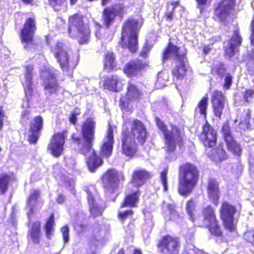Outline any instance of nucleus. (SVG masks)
Here are the masks:
<instances>
[{"label":"nucleus","mask_w":254,"mask_h":254,"mask_svg":"<svg viewBox=\"0 0 254 254\" xmlns=\"http://www.w3.org/2000/svg\"><path fill=\"white\" fill-rule=\"evenodd\" d=\"M64 200H65L64 196L61 194H59L57 198V202L58 203H62L63 202H64Z\"/></svg>","instance_id":"338daca9"},{"label":"nucleus","mask_w":254,"mask_h":254,"mask_svg":"<svg viewBox=\"0 0 254 254\" xmlns=\"http://www.w3.org/2000/svg\"><path fill=\"white\" fill-rule=\"evenodd\" d=\"M52 50L64 71L68 72L72 70L69 64L68 55L62 43H57L55 47L52 48Z\"/></svg>","instance_id":"ddd939ff"},{"label":"nucleus","mask_w":254,"mask_h":254,"mask_svg":"<svg viewBox=\"0 0 254 254\" xmlns=\"http://www.w3.org/2000/svg\"><path fill=\"white\" fill-rule=\"evenodd\" d=\"M96 123L91 119H87L81 126V134L82 137L72 136V139L76 143L80 152L84 155L91 154L88 161L87 165L91 172L96 170L103 164L102 159L97 156L92 148L93 141L95 139V129Z\"/></svg>","instance_id":"f257e3e1"},{"label":"nucleus","mask_w":254,"mask_h":254,"mask_svg":"<svg viewBox=\"0 0 254 254\" xmlns=\"http://www.w3.org/2000/svg\"><path fill=\"white\" fill-rule=\"evenodd\" d=\"M149 51L150 48L146 46L144 47L140 53V56L143 58H146L148 57V53L149 52Z\"/></svg>","instance_id":"680f3d73"},{"label":"nucleus","mask_w":254,"mask_h":254,"mask_svg":"<svg viewBox=\"0 0 254 254\" xmlns=\"http://www.w3.org/2000/svg\"><path fill=\"white\" fill-rule=\"evenodd\" d=\"M245 116L243 119H242L240 124L244 123L247 127H248V126L250 125V121L251 119V111L249 109H247V110L244 111Z\"/></svg>","instance_id":"de8ad7c7"},{"label":"nucleus","mask_w":254,"mask_h":254,"mask_svg":"<svg viewBox=\"0 0 254 254\" xmlns=\"http://www.w3.org/2000/svg\"><path fill=\"white\" fill-rule=\"evenodd\" d=\"M186 254H208L197 249H190Z\"/></svg>","instance_id":"052dcab7"},{"label":"nucleus","mask_w":254,"mask_h":254,"mask_svg":"<svg viewBox=\"0 0 254 254\" xmlns=\"http://www.w3.org/2000/svg\"><path fill=\"white\" fill-rule=\"evenodd\" d=\"M247 67L250 74L254 75V50L251 53L247 63Z\"/></svg>","instance_id":"37998d69"},{"label":"nucleus","mask_w":254,"mask_h":254,"mask_svg":"<svg viewBox=\"0 0 254 254\" xmlns=\"http://www.w3.org/2000/svg\"><path fill=\"white\" fill-rule=\"evenodd\" d=\"M254 95V90L253 89H247L243 94V97L245 101L247 102L250 101Z\"/></svg>","instance_id":"864d4df0"},{"label":"nucleus","mask_w":254,"mask_h":254,"mask_svg":"<svg viewBox=\"0 0 254 254\" xmlns=\"http://www.w3.org/2000/svg\"><path fill=\"white\" fill-rule=\"evenodd\" d=\"M213 111L215 116L220 118L222 114L225 104H212Z\"/></svg>","instance_id":"ea45409f"},{"label":"nucleus","mask_w":254,"mask_h":254,"mask_svg":"<svg viewBox=\"0 0 254 254\" xmlns=\"http://www.w3.org/2000/svg\"><path fill=\"white\" fill-rule=\"evenodd\" d=\"M128 134L143 144L146 141L147 132L143 124L138 120H135L131 124L130 132L128 131Z\"/></svg>","instance_id":"4468645a"},{"label":"nucleus","mask_w":254,"mask_h":254,"mask_svg":"<svg viewBox=\"0 0 254 254\" xmlns=\"http://www.w3.org/2000/svg\"><path fill=\"white\" fill-rule=\"evenodd\" d=\"M169 58H172L176 61V67L173 70V74L178 79L183 77L186 72L185 53L179 50V49L172 44L163 53V61L164 62Z\"/></svg>","instance_id":"7ed1b4c3"},{"label":"nucleus","mask_w":254,"mask_h":254,"mask_svg":"<svg viewBox=\"0 0 254 254\" xmlns=\"http://www.w3.org/2000/svg\"><path fill=\"white\" fill-rule=\"evenodd\" d=\"M80 114V109L78 108H75L69 117L70 122L73 124H75L76 122L77 116H78Z\"/></svg>","instance_id":"3c124183"},{"label":"nucleus","mask_w":254,"mask_h":254,"mask_svg":"<svg viewBox=\"0 0 254 254\" xmlns=\"http://www.w3.org/2000/svg\"><path fill=\"white\" fill-rule=\"evenodd\" d=\"M69 228L67 226H64L61 228V232L64 243H67L69 241Z\"/></svg>","instance_id":"09e8293b"},{"label":"nucleus","mask_w":254,"mask_h":254,"mask_svg":"<svg viewBox=\"0 0 254 254\" xmlns=\"http://www.w3.org/2000/svg\"><path fill=\"white\" fill-rule=\"evenodd\" d=\"M128 133V129H125L124 126L122 133V150L123 153L127 156H132L137 150L136 141L135 140V138L129 136Z\"/></svg>","instance_id":"2eb2a0df"},{"label":"nucleus","mask_w":254,"mask_h":254,"mask_svg":"<svg viewBox=\"0 0 254 254\" xmlns=\"http://www.w3.org/2000/svg\"><path fill=\"white\" fill-rule=\"evenodd\" d=\"M167 173L168 170L165 168L160 174V180L163 186L164 191L168 190Z\"/></svg>","instance_id":"c03bdc74"},{"label":"nucleus","mask_w":254,"mask_h":254,"mask_svg":"<svg viewBox=\"0 0 254 254\" xmlns=\"http://www.w3.org/2000/svg\"><path fill=\"white\" fill-rule=\"evenodd\" d=\"M51 5H52L54 8L57 10L58 6L61 5L64 1V0H49Z\"/></svg>","instance_id":"5fc2aeb1"},{"label":"nucleus","mask_w":254,"mask_h":254,"mask_svg":"<svg viewBox=\"0 0 254 254\" xmlns=\"http://www.w3.org/2000/svg\"><path fill=\"white\" fill-rule=\"evenodd\" d=\"M123 4H119L106 7L103 12L102 21L103 24L109 28L113 24L117 16H122L124 12Z\"/></svg>","instance_id":"9d476101"},{"label":"nucleus","mask_w":254,"mask_h":254,"mask_svg":"<svg viewBox=\"0 0 254 254\" xmlns=\"http://www.w3.org/2000/svg\"><path fill=\"white\" fill-rule=\"evenodd\" d=\"M74 228L78 233H81L86 229V226L82 224H77L74 226Z\"/></svg>","instance_id":"0e129e2a"},{"label":"nucleus","mask_w":254,"mask_h":254,"mask_svg":"<svg viewBox=\"0 0 254 254\" xmlns=\"http://www.w3.org/2000/svg\"><path fill=\"white\" fill-rule=\"evenodd\" d=\"M150 177L151 174L145 170H141L135 171L132 176V183L138 187L143 185Z\"/></svg>","instance_id":"cd10ccee"},{"label":"nucleus","mask_w":254,"mask_h":254,"mask_svg":"<svg viewBox=\"0 0 254 254\" xmlns=\"http://www.w3.org/2000/svg\"><path fill=\"white\" fill-rule=\"evenodd\" d=\"M158 247L165 254H178L180 242L177 238L166 236L160 241Z\"/></svg>","instance_id":"f8f14e48"},{"label":"nucleus","mask_w":254,"mask_h":254,"mask_svg":"<svg viewBox=\"0 0 254 254\" xmlns=\"http://www.w3.org/2000/svg\"><path fill=\"white\" fill-rule=\"evenodd\" d=\"M195 208V204L194 201L192 200H189L187 204L186 209L189 215L190 219L193 221L194 220V217H193V212Z\"/></svg>","instance_id":"a19ab883"},{"label":"nucleus","mask_w":254,"mask_h":254,"mask_svg":"<svg viewBox=\"0 0 254 254\" xmlns=\"http://www.w3.org/2000/svg\"><path fill=\"white\" fill-rule=\"evenodd\" d=\"M138 193L137 191L133 193L132 194L127 195L125 201L122 204L121 207L125 206L134 207L138 200Z\"/></svg>","instance_id":"c9c22d12"},{"label":"nucleus","mask_w":254,"mask_h":254,"mask_svg":"<svg viewBox=\"0 0 254 254\" xmlns=\"http://www.w3.org/2000/svg\"><path fill=\"white\" fill-rule=\"evenodd\" d=\"M66 133V131H64L58 132L53 136L48 149L54 156L58 157L62 155Z\"/></svg>","instance_id":"9b49d317"},{"label":"nucleus","mask_w":254,"mask_h":254,"mask_svg":"<svg viewBox=\"0 0 254 254\" xmlns=\"http://www.w3.org/2000/svg\"><path fill=\"white\" fill-rule=\"evenodd\" d=\"M12 180H15L13 175L3 174L0 176V194L5 193L8 190V184Z\"/></svg>","instance_id":"2f4dec72"},{"label":"nucleus","mask_w":254,"mask_h":254,"mask_svg":"<svg viewBox=\"0 0 254 254\" xmlns=\"http://www.w3.org/2000/svg\"><path fill=\"white\" fill-rule=\"evenodd\" d=\"M145 65V64L140 60L131 61L126 65L124 72L128 76L137 75Z\"/></svg>","instance_id":"b1692460"},{"label":"nucleus","mask_w":254,"mask_h":254,"mask_svg":"<svg viewBox=\"0 0 254 254\" xmlns=\"http://www.w3.org/2000/svg\"><path fill=\"white\" fill-rule=\"evenodd\" d=\"M252 34L251 35V42L252 45L254 46V19L252 21L251 23Z\"/></svg>","instance_id":"e2e57ef3"},{"label":"nucleus","mask_w":254,"mask_h":254,"mask_svg":"<svg viewBox=\"0 0 254 254\" xmlns=\"http://www.w3.org/2000/svg\"><path fill=\"white\" fill-rule=\"evenodd\" d=\"M211 102L212 104H225V97L221 91L215 90L212 93Z\"/></svg>","instance_id":"4c0bfd02"},{"label":"nucleus","mask_w":254,"mask_h":254,"mask_svg":"<svg viewBox=\"0 0 254 254\" xmlns=\"http://www.w3.org/2000/svg\"><path fill=\"white\" fill-rule=\"evenodd\" d=\"M208 193L212 202L217 205L219 195L218 184L215 180L212 179L209 180L208 185Z\"/></svg>","instance_id":"bb28decb"},{"label":"nucleus","mask_w":254,"mask_h":254,"mask_svg":"<svg viewBox=\"0 0 254 254\" xmlns=\"http://www.w3.org/2000/svg\"><path fill=\"white\" fill-rule=\"evenodd\" d=\"M208 97H204L199 102L197 108L199 110V112L201 115L206 116V109L207 108Z\"/></svg>","instance_id":"58836bf2"},{"label":"nucleus","mask_w":254,"mask_h":254,"mask_svg":"<svg viewBox=\"0 0 254 254\" xmlns=\"http://www.w3.org/2000/svg\"><path fill=\"white\" fill-rule=\"evenodd\" d=\"M167 208L170 212L171 219L173 221H178L180 216L178 213L175 210L174 206L171 204H168Z\"/></svg>","instance_id":"a18cd8bd"},{"label":"nucleus","mask_w":254,"mask_h":254,"mask_svg":"<svg viewBox=\"0 0 254 254\" xmlns=\"http://www.w3.org/2000/svg\"><path fill=\"white\" fill-rule=\"evenodd\" d=\"M41 222L36 221L33 223L31 229L28 232V238L34 244H39L40 243Z\"/></svg>","instance_id":"393cba45"},{"label":"nucleus","mask_w":254,"mask_h":254,"mask_svg":"<svg viewBox=\"0 0 254 254\" xmlns=\"http://www.w3.org/2000/svg\"><path fill=\"white\" fill-rule=\"evenodd\" d=\"M198 179V171L193 164L189 163L180 168L178 190L179 193L187 196L191 193L196 186Z\"/></svg>","instance_id":"f03ea898"},{"label":"nucleus","mask_w":254,"mask_h":254,"mask_svg":"<svg viewBox=\"0 0 254 254\" xmlns=\"http://www.w3.org/2000/svg\"><path fill=\"white\" fill-rule=\"evenodd\" d=\"M132 214L133 211L131 210H127L124 212H120L119 214V217L123 220H124L127 216H131Z\"/></svg>","instance_id":"6e6d98bb"},{"label":"nucleus","mask_w":254,"mask_h":254,"mask_svg":"<svg viewBox=\"0 0 254 254\" xmlns=\"http://www.w3.org/2000/svg\"><path fill=\"white\" fill-rule=\"evenodd\" d=\"M40 195V192L36 190H33L31 191L26 202V208L28 209L27 212V215L30 218L34 212V205L36 204L37 199Z\"/></svg>","instance_id":"c85d7f7f"},{"label":"nucleus","mask_w":254,"mask_h":254,"mask_svg":"<svg viewBox=\"0 0 254 254\" xmlns=\"http://www.w3.org/2000/svg\"><path fill=\"white\" fill-rule=\"evenodd\" d=\"M234 4V0H222L215 10V19L223 23L229 21Z\"/></svg>","instance_id":"6e6552de"},{"label":"nucleus","mask_w":254,"mask_h":254,"mask_svg":"<svg viewBox=\"0 0 254 254\" xmlns=\"http://www.w3.org/2000/svg\"><path fill=\"white\" fill-rule=\"evenodd\" d=\"M55 75V74L51 71V69H46L41 72V76L44 80L46 94H51L56 93L58 90V86Z\"/></svg>","instance_id":"dca6fc26"},{"label":"nucleus","mask_w":254,"mask_h":254,"mask_svg":"<svg viewBox=\"0 0 254 254\" xmlns=\"http://www.w3.org/2000/svg\"><path fill=\"white\" fill-rule=\"evenodd\" d=\"M200 140L205 146L212 147L216 144V131L207 123L203 127V130L200 135Z\"/></svg>","instance_id":"a211bd4d"},{"label":"nucleus","mask_w":254,"mask_h":254,"mask_svg":"<svg viewBox=\"0 0 254 254\" xmlns=\"http://www.w3.org/2000/svg\"><path fill=\"white\" fill-rule=\"evenodd\" d=\"M204 223L208 226L216 222V216L214 210L210 207L207 206L202 211Z\"/></svg>","instance_id":"7c9ffc66"},{"label":"nucleus","mask_w":254,"mask_h":254,"mask_svg":"<svg viewBox=\"0 0 254 254\" xmlns=\"http://www.w3.org/2000/svg\"><path fill=\"white\" fill-rule=\"evenodd\" d=\"M236 212L235 207L229 203L224 202L220 209L221 217L226 229L232 232L235 226L234 224V214Z\"/></svg>","instance_id":"1a4fd4ad"},{"label":"nucleus","mask_w":254,"mask_h":254,"mask_svg":"<svg viewBox=\"0 0 254 254\" xmlns=\"http://www.w3.org/2000/svg\"><path fill=\"white\" fill-rule=\"evenodd\" d=\"M114 142L113 128L109 125L107 135L103 140V144L101 147V154L102 156L108 157L112 152Z\"/></svg>","instance_id":"4be33fe9"},{"label":"nucleus","mask_w":254,"mask_h":254,"mask_svg":"<svg viewBox=\"0 0 254 254\" xmlns=\"http://www.w3.org/2000/svg\"><path fill=\"white\" fill-rule=\"evenodd\" d=\"M225 142L229 151L238 156L241 154V149L240 147L233 139L232 137H228Z\"/></svg>","instance_id":"473e14b6"},{"label":"nucleus","mask_w":254,"mask_h":254,"mask_svg":"<svg viewBox=\"0 0 254 254\" xmlns=\"http://www.w3.org/2000/svg\"><path fill=\"white\" fill-rule=\"evenodd\" d=\"M87 198L89 205V210L91 215L94 217L101 215L103 211L104 208L99 206L94 202V198L90 192L87 191Z\"/></svg>","instance_id":"c756f323"},{"label":"nucleus","mask_w":254,"mask_h":254,"mask_svg":"<svg viewBox=\"0 0 254 254\" xmlns=\"http://www.w3.org/2000/svg\"><path fill=\"white\" fill-rule=\"evenodd\" d=\"M158 128L164 134L167 145V151L173 152L176 148V144L181 145L182 138L180 129L175 125H171L169 128L159 118L155 119Z\"/></svg>","instance_id":"20e7f679"},{"label":"nucleus","mask_w":254,"mask_h":254,"mask_svg":"<svg viewBox=\"0 0 254 254\" xmlns=\"http://www.w3.org/2000/svg\"><path fill=\"white\" fill-rule=\"evenodd\" d=\"M55 225L54 215L52 214L44 227L46 232V236L48 239L51 240L54 233L53 227Z\"/></svg>","instance_id":"f704fd0d"},{"label":"nucleus","mask_w":254,"mask_h":254,"mask_svg":"<svg viewBox=\"0 0 254 254\" xmlns=\"http://www.w3.org/2000/svg\"><path fill=\"white\" fill-rule=\"evenodd\" d=\"M68 33L70 36L75 37L77 34L83 37V40H80L79 43L83 44L87 42L90 30L86 25L83 22L82 17L78 14H74L69 18Z\"/></svg>","instance_id":"423d86ee"},{"label":"nucleus","mask_w":254,"mask_h":254,"mask_svg":"<svg viewBox=\"0 0 254 254\" xmlns=\"http://www.w3.org/2000/svg\"><path fill=\"white\" fill-rule=\"evenodd\" d=\"M36 30V27L34 19L28 18L21 31L22 42L25 43H31Z\"/></svg>","instance_id":"aec40b11"},{"label":"nucleus","mask_w":254,"mask_h":254,"mask_svg":"<svg viewBox=\"0 0 254 254\" xmlns=\"http://www.w3.org/2000/svg\"><path fill=\"white\" fill-rule=\"evenodd\" d=\"M186 254H208L197 249H190Z\"/></svg>","instance_id":"bf43d9fd"},{"label":"nucleus","mask_w":254,"mask_h":254,"mask_svg":"<svg viewBox=\"0 0 254 254\" xmlns=\"http://www.w3.org/2000/svg\"><path fill=\"white\" fill-rule=\"evenodd\" d=\"M211 234L216 236L221 235V231L218 227L217 221L207 226Z\"/></svg>","instance_id":"79ce46f5"},{"label":"nucleus","mask_w":254,"mask_h":254,"mask_svg":"<svg viewBox=\"0 0 254 254\" xmlns=\"http://www.w3.org/2000/svg\"><path fill=\"white\" fill-rule=\"evenodd\" d=\"M43 126V118L41 116H37L31 121L30 130L31 132L29 136V141L31 143H35L39 138L40 132Z\"/></svg>","instance_id":"412c9836"},{"label":"nucleus","mask_w":254,"mask_h":254,"mask_svg":"<svg viewBox=\"0 0 254 254\" xmlns=\"http://www.w3.org/2000/svg\"><path fill=\"white\" fill-rule=\"evenodd\" d=\"M222 131L225 140H226L228 137H232L231 134L230 127L228 124L226 123L223 125Z\"/></svg>","instance_id":"8fccbe9b"},{"label":"nucleus","mask_w":254,"mask_h":254,"mask_svg":"<svg viewBox=\"0 0 254 254\" xmlns=\"http://www.w3.org/2000/svg\"><path fill=\"white\" fill-rule=\"evenodd\" d=\"M105 88L113 91L118 92L122 88V84L117 75H111L104 78L103 80Z\"/></svg>","instance_id":"a878e982"},{"label":"nucleus","mask_w":254,"mask_h":254,"mask_svg":"<svg viewBox=\"0 0 254 254\" xmlns=\"http://www.w3.org/2000/svg\"><path fill=\"white\" fill-rule=\"evenodd\" d=\"M115 65V57L113 53H108L105 57L104 68L109 71Z\"/></svg>","instance_id":"e433bc0d"},{"label":"nucleus","mask_w":254,"mask_h":254,"mask_svg":"<svg viewBox=\"0 0 254 254\" xmlns=\"http://www.w3.org/2000/svg\"><path fill=\"white\" fill-rule=\"evenodd\" d=\"M33 67L32 65L26 66L25 67V81L23 83L25 96L27 102H29L33 93Z\"/></svg>","instance_id":"5701e85b"},{"label":"nucleus","mask_w":254,"mask_h":254,"mask_svg":"<svg viewBox=\"0 0 254 254\" xmlns=\"http://www.w3.org/2000/svg\"><path fill=\"white\" fill-rule=\"evenodd\" d=\"M103 186L106 194L110 199H114V196L118 189L119 174L117 171L113 169L108 170L102 177Z\"/></svg>","instance_id":"0eeeda50"},{"label":"nucleus","mask_w":254,"mask_h":254,"mask_svg":"<svg viewBox=\"0 0 254 254\" xmlns=\"http://www.w3.org/2000/svg\"><path fill=\"white\" fill-rule=\"evenodd\" d=\"M138 31V21L134 19L128 20L123 28L122 44L123 45V43L124 42L131 52H135L137 48Z\"/></svg>","instance_id":"39448f33"},{"label":"nucleus","mask_w":254,"mask_h":254,"mask_svg":"<svg viewBox=\"0 0 254 254\" xmlns=\"http://www.w3.org/2000/svg\"><path fill=\"white\" fill-rule=\"evenodd\" d=\"M4 117V115L3 111L0 110V130L3 127Z\"/></svg>","instance_id":"69168bd1"},{"label":"nucleus","mask_w":254,"mask_h":254,"mask_svg":"<svg viewBox=\"0 0 254 254\" xmlns=\"http://www.w3.org/2000/svg\"><path fill=\"white\" fill-rule=\"evenodd\" d=\"M142 92L132 83L129 82L127 88L126 97H122L120 99V106L122 108H125L128 104V101L136 100L140 98Z\"/></svg>","instance_id":"6ab92c4d"},{"label":"nucleus","mask_w":254,"mask_h":254,"mask_svg":"<svg viewBox=\"0 0 254 254\" xmlns=\"http://www.w3.org/2000/svg\"><path fill=\"white\" fill-rule=\"evenodd\" d=\"M173 11H168L166 13V16L168 20H171L173 18Z\"/></svg>","instance_id":"774afa93"},{"label":"nucleus","mask_w":254,"mask_h":254,"mask_svg":"<svg viewBox=\"0 0 254 254\" xmlns=\"http://www.w3.org/2000/svg\"><path fill=\"white\" fill-rule=\"evenodd\" d=\"M244 239L254 246V230L247 231L244 234Z\"/></svg>","instance_id":"49530a36"},{"label":"nucleus","mask_w":254,"mask_h":254,"mask_svg":"<svg viewBox=\"0 0 254 254\" xmlns=\"http://www.w3.org/2000/svg\"><path fill=\"white\" fill-rule=\"evenodd\" d=\"M12 208V212L11 213V217L9 219V221L10 222L12 226L15 227L17 225L16 216V213L14 211V207H13Z\"/></svg>","instance_id":"13d9d810"},{"label":"nucleus","mask_w":254,"mask_h":254,"mask_svg":"<svg viewBox=\"0 0 254 254\" xmlns=\"http://www.w3.org/2000/svg\"><path fill=\"white\" fill-rule=\"evenodd\" d=\"M212 71L214 72L216 71L218 75H221L224 73L225 69L222 65L219 64L213 68Z\"/></svg>","instance_id":"4d7b16f0"},{"label":"nucleus","mask_w":254,"mask_h":254,"mask_svg":"<svg viewBox=\"0 0 254 254\" xmlns=\"http://www.w3.org/2000/svg\"><path fill=\"white\" fill-rule=\"evenodd\" d=\"M242 38L238 30H235L230 40L225 44L224 51L225 54L229 58H231L238 52L239 47L241 45Z\"/></svg>","instance_id":"f3484780"},{"label":"nucleus","mask_w":254,"mask_h":254,"mask_svg":"<svg viewBox=\"0 0 254 254\" xmlns=\"http://www.w3.org/2000/svg\"><path fill=\"white\" fill-rule=\"evenodd\" d=\"M232 76L230 73H227L224 79V88L229 89L232 84Z\"/></svg>","instance_id":"603ef678"},{"label":"nucleus","mask_w":254,"mask_h":254,"mask_svg":"<svg viewBox=\"0 0 254 254\" xmlns=\"http://www.w3.org/2000/svg\"><path fill=\"white\" fill-rule=\"evenodd\" d=\"M211 158L215 162L221 161L226 159L227 157L226 152L221 146H219L212 149Z\"/></svg>","instance_id":"72a5a7b5"}]
</instances>
